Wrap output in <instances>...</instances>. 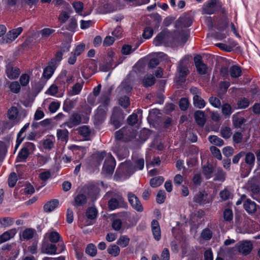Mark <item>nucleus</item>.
<instances>
[{
	"mask_svg": "<svg viewBox=\"0 0 260 260\" xmlns=\"http://www.w3.org/2000/svg\"><path fill=\"white\" fill-rule=\"evenodd\" d=\"M144 166V160L143 158H139L135 160V165H132L131 162L126 161L121 163L119 169L123 171L129 172L131 174H133L135 171L141 170Z\"/></svg>",
	"mask_w": 260,
	"mask_h": 260,
	"instance_id": "1",
	"label": "nucleus"
},
{
	"mask_svg": "<svg viewBox=\"0 0 260 260\" xmlns=\"http://www.w3.org/2000/svg\"><path fill=\"white\" fill-rule=\"evenodd\" d=\"M116 161L110 153H108L103 168V172L106 175H111L114 172Z\"/></svg>",
	"mask_w": 260,
	"mask_h": 260,
	"instance_id": "2",
	"label": "nucleus"
},
{
	"mask_svg": "<svg viewBox=\"0 0 260 260\" xmlns=\"http://www.w3.org/2000/svg\"><path fill=\"white\" fill-rule=\"evenodd\" d=\"M8 116L9 119L13 120L15 123H18L26 116L25 112L19 113L16 107H12L8 111Z\"/></svg>",
	"mask_w": 260,
	"mask_h": 260,
	"instance_id": "3",
	"label": "nucleus"
},
{
	"mask_svg": "<svg viewBox=\"0 0 260 260\" xmlns=\"http://www.w3.org/2000/svg\"><path fill=\"white\" fill-rule=\"evenodd\" d=\"M210 201L208 194L205 191H200L193 197V202L199 205H204Z\"/></svg>",
	"mask_w": 260,
	"mask_h": 260,
	"instance_id": "4",
	"label": "nucleus"
},
{
	"mask_svg": "<svg viewBox=\"0 0 260 260\" xmlns=\"http://www.w3.org/2000/svg\"><path fill=\"white\" fill-rule=\"evenodd\" d=\"M236 247L240 253L246 255L251 251L252 245L250 241H245L237 244Z\"/></svg>",
	"mask_w": 260,
	"mask_h": 260,
	"instance_id": "5",
	"label": "nucleus"
},
{
	"mask_svg": "<svg viewBox=\"0 0 260 260\" xmlns=\"http://www.w3.org/2000/svg\"><path fill=\"white\" fill-rule=\"evenodd\" d=\"M22 28L18 27L10 30L7 35L3 38V42L9 43L13 42L21 33Z\"/></svg>",
	"mask_w": 260,
	"mask_h": 260,
	"instance_id": "6",
	"label": "nucleus"
},
{
	"mask_svg": "<svg viewBox=\"0 0 260 260\" xmlns=\"http://www.w3.org/2000/svg\"><path fill=\"white\" fill-rule=\"evenodd\" d=\"M6 73L8 78L11 80L16 79L20 74L19 69L13 67L11 64H8L6 66Z\"/></svg>",
	"mask_w": 260,
	"mask_h": 260,
	"instance_id": "7",
	"label": "nucleus"
},
{
	"mask_svg": "<svg viewBox=\"0 0 260 260\" xmlns=\"http://www.w3.org/2000/svg\"><path fill=\"white\" fill-rule=\"evenodd\" d=\"M128 200L132 207L138 212H142L143 210L142 205L138 198L134 194H128Z\"/></svg>",
	"mask_w": 260,
	"mask_h": 260,
	"instance_id": "8",
	"label": "nucleus"
},
{
	"mask_svg": "<svg viewBox=\"0 0 260 260\" xmlns=\"http://www.w3.org/2000/svg\"><path fill=\"white\" fill-rule=\"evenodd\" d=\"M106 112L105 107L100 106L98 108L94 116V123L98 124L103 122L106 118Z\"/></svg>",
	"mask_w": 260,
	"mask_h": 260,
	"instance_id": "9",
	"label": "nucleus"
},
{
	"mask_svg": "<svg viewBox=\"0 0 260 260\" xmlns=\"http://www.w3.org/2000/svg\"><path fill=\"white\" fill-rule=\"evenodd\" d=\"M194 61L198 73L201 75L206 74L207 67L205 64L202 62L201 57L199 55L195 56Z\"/></svg>",
	"mask_w": 260,
	"mask_h": 260,
	"instance_id": "10",
	"label": "nucleus"
},
{
	"mask_svg": "<svg viewBox=\"0 0 260 260\" xmlns=\"http://www.w3.org/2000/svg\"><path fill=\"white\" fill-rule=\"evenodd\" d=\"M216 0H211L204 6L203 12L205 14H213L217 10Z\"/></svg>",
	"mask_w": 260,
	"mask_h": 260,
	"instance_id": "11",
	"label": "nucleus"
},
{
	"mask_svg": "<svg viewBox=\"0 0 260 260\" xmlns=\"http://www.w3.org/2000/svg\"><path fill=\"white\" fill-rule=\"evenodd\" d=\"M151 230L154 239L159 241L161 238V231L158 222L153 220L151 222Z\"/></svg>",
	"mask_w": 260,
	"mask_h": 260,
	"instance_id": "12",
	"label": "nucleus"
},
{
	"mask_svg": "<svg viewBox=\"0 0 260 260\" xmlns=\"http://www.w3.org/2000/svg\"><path fill=\"white\" fill-rule=\"evenodd\" d=\"M81 122V118L80 115L78 113H74L70 118L69 121L64 123L70 128L79 125Z\"/></svg>",
	"mask_w": 260,
	"mask_h": 260,
	"instance_id": "13",
	"label": "nucleus"
},
{
	"mask_svg": "<svg viewBox=\"0 0 260 260\" xmlns=\"http://www.w3.org/2000/svg\"><path fill=\"white\" fill-rule=\"evenodd\" d=\"M154 56L152 57L149 61L148 67L149 68H154L159 64V58H166L167 55L162 52L155 53L154 54Z\"/></svg>",
	"mask_w": 260,
	"mask_h": 260,
	"instance_id": "14",
	"label": "nucleus"
},
{
	"mask_svg": "<svg viewBox=\"0 0 260 260\" xmlns=\"http://www.w3.org/2000/svg\"><path fill=\"white\" fill-rule=\"evenodd\" d=\"M56 246L54 244L44 243L42 245L41 251L44 253L53 255L56 253Z\"/></svg>",
	"mask_w": 260,
	"mask_h": 260,
	"instance_id": "15",
	"label": "nucleus"
},
{
	"mask_svg": "<svg viewBox=\"0 0 260 260\" xmlns=\"http://www.w3.org/2000/svg\"><path fill=\"white\" fill-rule=\"evenodd\" d=\"M17 233L16 229H12L8 231L4 232L0 236V242L1 243H4L15 236Z\"/></svg>",
	"mask_w": 260,
	"mask_h": 260,
	"instance_id": "16",
	"label": "nucleus"
},
{
	"mask_svg": "<svg viewBox=\"0 0 260 260\" xmlns=\"http://www.w3.org/2000/svg\"><path fill=\"white\" fill-rule=\"evenodd\" d=\"M194 118L196 122L201 126H203L206 121L204 112L200 110L194 113Z\"/></svg>",
	"mask_w": 260,
	"mask_h": 260,
	"instance_id": "17",
	"label": "nucleus"
},
{
	"mask_svg": "<svg viewBox=\"0 0 260 260\" xmlns=\"http://www.w3.org/2000/svg\"><path fill=\"white\" fill-rule=\"evenodd\" d=\"M55 141V138L53 136H47L43 140L44 148L46 149H51L53 147Z\"/></svg>",
	"mask_w": 260,
	"mask_h": 260,
	"instance_id": "18",
	"label": "nucleus"
},
{
	"mask_svg": "<svg viewBox=\"0 0 260 260\" xmlns=\"http://www.w3.org/2000/svg\"><path fill=\"white\" fill-rule=\"evenodd\" d=\"M183 61V60L180 61V63H181ZM178 72L179 73V77L177 81L179 82H183L185 80V78L186 76L188 74V69L185 67H183L181 64H179L178 67Z\"/></svg>",
	"mask_w": 260,
	"mask_h": 260,
	"instance_id": "19",
	"label": "nucleus"
},
{
	"mask_svg": "<svg viewBox=\"0 0 260 260\" xmlns=\"http://www.w3.org/2000/svg\"><path fill=\"white\" fill-rule=\"evenodd\" d=\"M59 204L57 200L53 199L47 202L44 206V211L46 212H50L54 210Z\"/></svg>",
	"mask_w": 260,
	"mask_h": 260,
	"instance_id": "20",
	"label": "nucleus"
},
{
	"mask_svg": "<svg viewBox=\"0 0 260 260\" xmlns=\"http://www.w3.org/2000/svg\"><path fill=\"white\" fill-rule=\"evenodd\" d=\"M72 6L75 9L76 12L79 15L83 17L89 15V13H87L83 12V4L79 1L74 2L72 4Z\"/></svg>",
	"mask_w": 260,
	"mask_h": 260,
	"instance_id": "21",
	"label": "nucleus"
},
{
	"mask_svg": "<svg viewBox=\"0 0 260 260\" xmlns=\"http://www.w3.org/2000/svg\"><path fill=\"white\" fill-rule=\"evenodd\" d=\"M244 207L245 210L249 213H253L256 210V204L249 199L244 203Z\"/></svg>",
	"mask_w": 260,
	"mask_h": 260,
	"instance_id": "22",
	"label": "nucleus"
},
{
	"mask_svg": "<svg viewBox=\"0 0 260 260\" xmlns=\"http://www.w3.org/2000/svg\"><path fill=\"white\" fill-rule=\"evenodd\" d=\"M45 237L48 238L51 242L56 243L60 239V235L56 232L49 231L45 234Z\"/></svg>",
	"mask_w": 260,
	"mask_h": 260,
	"instance_id": "23",
	"label": "nucleus"
},
{
	"mask_svg": "<svg viewBox=\"0 0 260 260\" xmlns=\"http://www.w3.org/2000/svg\"><path fill=\"white\" fill-rule=\"evenodd\" d=\"M142 111L141 110H139L138 111L137 114L133 113L130 116H129L127 118V122L130 125H134L135 124L138 120V115H140V117L142 116Z\"/></svg>",
	"mask_w": 260,
	"mask_h": 260,
	"instance_id": "24",
	"label": "nucleus"
},
{
	"mask_svg": "<svg viewBox=\"0 0 260 260\" xmlns=\"http://www.w3.org/2000/svg\"><path fill=\"white\" fill-rule=\"evenodd\" d=\"M193 101L194 106L199 109L204 108L206 105L205 101L198 95H194Z\"/></svg>",
	"mask_w": 260,
	"mask_h": 260,
	"instance_id": "25",
	"label": "nucleus"
},
{
	"mask_svg": "<svg viewBox=\"0 0 260 260\" xmlns=\"http://www.w3.org/2000/svg\"><path fill=\"white\" fill-rule=\"evenodd\" d=\"M245 122V119L242 117H239L237 115L235 114L233 116V123L234 126L236 128H240Z\"/></svg>",
	"mask_w": 260,
	"mask_h": 260,
	"instance_id": "26",
	"label": "nucleus"
},
{
	"mask_svg": "<svg viewBox=\"0 0 260 260\" xmlns=\"http://www.w3.org/2000/svg\"><path fill=\"white\" fill-rule=\"evenodd\" d=\"M164 181V179L161 176L156 177L152 178L150 181L151 187L155 188L159 186Z\"/></svg>",
	"mask_w": 260,
	"mask_h": 260,
	"instance_id": "27",
	"label": "nucleus"
},
{
	"mask_svg": "<svg viewBox=\"0 0 260 260\" xmlns=\"http://www.w3.org/2000/svg\"><path fill=\"white\" fill-rule=\"evenodd\" d=\"M155 78L152 75H147L143 80V83L145 86H150L155 83Z\"/></svg>",
	"mask_w": 260,
	"mask_h": 260,
	"instance_id": "28",
	"label": "nucleus"
},
{
	"mask_svg": "<svg viewBox=\"0 0 260 260\" xmlns=\"http://www.w3.org/2000/svg\"><path fill=\"white\" fill-rule=\"evenodd\" d=\"M85 252L90 256H95L97 253L96 246L93 244H88L86 248Z\"/></svg>",
	"mask_w": 260,
	"mask_h": 260,
	"instance_id": "29",
	"label": "nucleus"
},
{
	"mask_svg": "<svg viewBox=\"0 0 260 260\" xmlns=\"http://www.w3.org/2000/svg\"><path fill=\"white\" fill-rule=\"evenodd\" d=\"M208 139L211 144L218 146H221L224 143L223 141L216 136H210L209 137Z\"/></svg>",
	"mask_w": 260,
	"mask_h": 260,
	"instance_id": "30",
	"label": "nucleus"
},
{
	"mask_svg": "<svg viewBox=\"0 0 260 260\" xmlns=\"http://www.w3.org/2000/svg\"><path fill=\"white\" fill-rule=\"evenodd\" d=\"M86 202V198L83 194H79L75 198L74 205L76 206H81Z\"/></svg>",
	"mask_w": 260,
	"mask_h": 260,
	"instance_id": "31",
	"label": "nucleus"
},
{
	"mask_svg": "<svg viewBox=\"0 0 260 260\" xmlns=\"http://www.w3.org/2000/svg\"><path fill=\"white\" fill-rule=\"evenodd\" d=\"M83 82L76 83L72 87L71 95H75L79 94L83 88Z\"/></svg>",
	"mask_w": 260,
	"mask_h": 260,
	"instance_id": "32",
	"label": "nucleus"
},
{
	"mask_svg": "<svg viewBox=\"0 0 260 260\" xmlns=\"http://www.w3.org/2000/svg\"><path fill=\"white\" fill-rule=\"evenodd\" d=\"M107 251L110 255L117 256L120 253V248L116 245H111L108 248Z\"/></svg>",
	"mask_w": 260,
	"mask_h": 260,
	"instance_id": "33",
	"label": "nucleus"
},
{
	"mask_svg": "<svg viewBox=\"0 0 260 260\" xmlns=\"http://www.w3.org/2000/svg\"><path fill=\"white\" fill-rule=\"evenodd\" d=\"M222 113L225 116L229 117L233 111L231 105L229 104H224L222 107Z\"/></svg>",
	"mask_w": 260,
	"mask_h": 260,
	"instance_id": "34",
	"label": "nucleus"
},
{
	"mask_svg": "<svg viewBox=\"0 0 260 260\" xmlns=\"http://www.w3.org/2000/svg\"><path fill=\"white\" fill-rule=\"evenodd\" d=\"M35 230L31 229H27L24 230L22 233V237L26 240L31 239L34 235Z\"/></svg>",
	"mask_w": 260,
	"mask_h": 260,
	"instance_id": "35",
	"label": "nucleus"
},
{
	"mask_svg": "<svg viewBox=\"0 0 260 260\" xmlns=\"http://www.w3.org/2000/svg\"><path fill=\"white\" fill-rule=\"evenodd\" d=\"M29 152L26 148L23 147L19 152L17 159L18 161L25 160L29 155Z\"/></svg>",
	"mask_w": 260,
	"mask_h": 260,
	"instance_id": "36",
	"label": "nucleus"
},
{
	"mask_svg": "<svg viewBox=\"0 0 260 260\" xmlns=\"http://www.w3.org/2000/svg\"><path fill=\"white\" fill-rule=\"evenodd\" d=\"M245 160L246 163L250 167L253 166L255 162V156L251 152L247 153L245 155Z\"/></svg>",
	"mask_w": 260,
	"mask_h": 260,
	"instance_id": "37",
	"label": "nucleus"
},
{
	"mask_svg": "<svg viewBox=\"0 0 260 260\" xmlns=\"http://www.w3.org/2000/svg\"><path fill=\"white\" fill-rule=\"evenodd\" d=\"M55 69L53 67L50 66H47L45 68L43 72V77L46 79H49L53 75Z\"/></svg>",
	"mask_w": 260,
	"mask_h": 260,
	"instance_id": "38",
	"label": "nucleus"
},
{
	"mask_svg": "<svg viewBox=\"0 0 260 260\" xmlns=\"http://www.w3.org/2000/svg\"><path fill=\"white\" fill-rule=\"evenodd\" d=\"M230 73L232 77L237 78L240 76L241 71L239 67L234 66L230 68Z\"/></svg>",
	"mask_w": 260,
	"mask_h": 260,
	"instance_id": "39",
	"label": "nucleus"
},
{
	"mask_svg": "<svg viewBox=\"0 0 260 260\" xmlns=\"http://www.w3.org/2000/svg\"><path fill=\"white\" fill-rule=\"evenodd\" d=\"M203 173L206 179L210 178L212 176L213 169L211 165L204 166L203 168Z\"/></svg>",
	"mask_w": 260,
	"mask_h": 260,
	"instance_id": "40",
	"label": "nucleus"
},
{
	"mask_svg": "<svg viewBox=\"0 0 260 260\" xmlns=\"http://www.w3.org/2000/svg\"><path fill=\"white\" fill-rule=\"evenodd\" d=\"M68 132L67 129H58L57 136L58 139L62 141H65L67 138Z\"/></svg>",
	"mask_w": 260,
	"mask_h": 260,
	"instance_id": "41",
	"label": "nucleus"
},
{
	"mask_svg": "<svg viewBox=\"0 0 260 260\" xmlns=\"http://www.w3.org/2000/svg\"><path fill=\"white\" fill-rule=\"evenodd\" d=\"M9 88L12 92L17 93L20 90V85L18 82L13 81L10 83Z\"/></svg>",
	"mask_w": 260,
	"mask_h": 260,
	"instance_id": "42",
	"label": "nucleus"
},
{
	"mask_svg": "<svg viewBox=\"0 0 260 260\" xmlns=\"http://www.w3.org/2000/svg\"><path fill=\"white\" fill-rule=\"evenodd\" d=\"M129 239L126 236H121L117 242L118 245L122 247H126L129 243Z\"/></svg>",
	"mask_w": 260,
	"mask_h": 260,
	"instance_id": "43",
	"label": "nucleus"
},
{
	"mask_svg": "<svg viewBox=\"0 0 260 260\" xmlns=\"http://www.w3.org/2000/svg\"><path fill=\"white\" fill-rule=\"evenodd\" d=\"M223 218L225 221L231 222L233 218V214L232 210L226 209L223 212Z\"/></svg>",
	"mask_w": 260,
	"mask_h": 260,
	"instance_id": "44",
	"label": "nucleus"
},
{
	"mask_svg": "<svg viewBox=\"0 0 260 260\" xmlns=\"http://www.w3.org/2000/svg\"><path fill=\"white\" fill-rule=\"evenodd\" d=\"M237 105L239 109H245L249 106V102L246 98H242L238 101Z\"/></svg>",
	"mask_w": 260,
	"mask_h": 260,
	"instance_id": "45",
	"label": "nucleus"
},
{
	"mask_svg": "<svg viewBox=\"0 0 260 260\" xmlns=\"http://www.w3.org/2000/svg\"><path fill=\"white\" fill-rule=\"evenodd\" d=\"M164 40V34L162 32L159 34L153 40V44L156 46L161 45Z\"/></svg>",
	"mask_w": 260,
	"mask_h": 260,
	"instance_id": "46",
	"label": "nucleus"
},
{
	"mask_svg": "<svg viewBox=\"0 0 260 260\" xmlns=\"http://www.w3.org/2000/svg\"><path fill=\"white\" fill-rule=\"evenodd\" d=\"M127 80L128 79H126L123 81L119 87L121 90L125 92H129L132 89L131 85L128 84Z\"/></svg>",
	"mask_w": 260,
	"mask_h": 260,
	"instance_id": "47",
	"label": "nucleus"
},
{
	"mask_svg": "<svg viewBox=\"0 0 260 260\" xmlns=\"http://www.w3.org/2000/svg\"><path fill=\"white\" fill-rule=\"evenodd\" d=\"M231 129L229 127H224L221 129V135L225 139L229 138L232 135Z\"/></svg>",
	"mask_w": 260,
	"mask_h": 260,
	"instance_id": "48",
	"label": "nucleus"
},
{
	"mask_svg": "<svg viewBox=\"0 0 260 260\" xmlns=\"http://www.w3.org/2000/svg\"><path fill=\"white\" fill-rule=\"evenodd\" d=\"M13 222V219L10 217H5L0 219V223L4 227L9 226L11 225Z\"/></svg>",
	"mask_w": 260,
	"mask_h": 260,
	"instance_id": "49",
	"label": "nucleus"
},
{
	"mask_svg": "<svg viewBox=\"0 0 260 260\" xmlns=\"http://www.w3.org/2000/svg\"><path fill=\"white\" fill-rule=\"evenodd\" d=\"M153 34V30L150 27H147L144 30L142 34L143 37L145 39H149L151 38Z\"/></svg>",
	"mask_w": 260,
	"mask_h": 260,
	"instance_id": "50",
	"label": "nucleus"
},
{
	"mask_svg": "<svg viewBox=\"0 0 260 260\" xmlns=\"http://www.w3.org/2000/svg\"><path fill=\"white\" fill-rule=\"evenodd\" d=\"M210 104L215 108H219L221 107V102L219 99L212 96L209 99Z\"/></svg>",
	"mask_w": 260,
	"mask_h": 260,
	"instance_id": "51",
	"label": "nucleus"
},
{
	"mask_svg": "<svg viewBox=\"0 0 260 260\" xmlns=\"http://www.w3.org/2000/svg\"><path fill=\"white\" fill-rule=\"evenodd\" d=\"M17 180V175L15 173H12L10 175L8 178V184L10 187H13L16 184Z\"/></svg>",
	"mask_w": 260,
	"mask_h": 260,
	"instance_id": "52",
	"label": "nucleus"
},
{
	"mask_svg": "<svg viewBox=\"0 0 260 260\" xmlns=\"http://www.w3.org/2000/svg\"><path fill=\"white\" fill-rule=\"evenodd\" d=\"M77 27V20L75 18H72L69 20L67 29L70 31H74Z\"/></svg>",
	"mask_w": 260,
	"mask_h": 260,
	"instance_id": "53",
	"label": "nucleus"
},
{
	"mask_svg": "<svg viewBox=\"0 0 260 260\" xmlns=\"http://www.w3.org/2000/svg\"><path fill=\"white\" fill-rule=\"evenodd\" d=\"M96 215L97 212L96 209L92 207L89 208L86 212L87 217L91 219L94 218Z\"/></svg>",
	"mask_w": 260,
	"mask_h": 260,
	"instance_id": "54",
	"label": "nucleus"
},
{
	"mask_svg": "<svg viewBox=\"0 0 260 260\" xmlns=\"http://www.w3.org/2000/svg\"><path fill=\"white\" fill-rule=\"evenodd\" d=\"M212 236V232L208 229H204L201 233V237L204 240H208L211 238Z\"/></svg>",
	"mask_w": 260,
	"mask_h": 260,
	"instance_id": "55",
	"label": "nucleus"
},
{
	"mask_svg": "<svg viewBox=\"0 0 260 260\" xmlns=\"http://www.w3.org/2000/svg\"><path fill=\"white\" fill-rule=\"evenodd\" d=\"M119 103L121 106L124 108H126L130 104L129 98L126 96L121 97L119 100Z\"/></svg>",
	"mask_w": 260,
	"mask_h": 260,
	"instance_id": "56",
	"label": "nucleus"
},
{
	"mask_svg": "<svg viewBox=\"0 0 260 260\" xmlns=\"http://www.w3.org/2000/svg\"><path fill=\"white\" fill-rule=\"evenodd\" d=\"M19 81L22 86H25L29 83V76L26 74H22L20 77Z\"/></svg>",
	"mask_w": 260,
	"mask_h": 260,
	"instance_id": "57",
	"label": "nucleus"
},
{
	"mask_svg": "<svg viewBox=\"0 0 260 260\" xmlns=\"http://www.w3.org/2000/svg\"><path fill=\"white\" fill-rule=\"evenodd\" d=\"M210 151L212 154L219 160H221L222 158V155L219 149L215 146H211L210 147Z\"/></svg>",
	"mask_w": 260,
	"mask_h": 260,
	"instance_id": "58",
	"label": "nucleus"
},
{
	"mask_svg": "<svg viewBox=\"0 0 260 260\" xmlns=\"http://www.w3.org/2000/svg\"><path fill=\"white\" fill-rule=\"evenodd\" d=\"M166 199V193L164 190H159L156 196V201L158 204H162Z\"/></svg>",
	"mask_w": 260,
	"mask_h": 260,
	"instance_id": "59",
	"label": "nucleus"
},
{
	"mask_svg": "<svg viewBox=\"0 0 260 260\" xmlns=\"http://www.w3.org/2000/svg\"><path fill=\"white\" fill-rule=\"evenodd\" d=\"M189 106V102L186 98H182L179 101V107L181 110H186Z\"/></svg>",
	"mask_w": 260,
	"mask_h": 260,
	"instance_id": "60",
	"label": "nucleus"
},
{
	"mask_svg": "<svg viewBox=\"0 0 260 260\" xmlns=\"http://www.w3.org/2000/svg\"><path fill=\"white\" fill-rule=\"evenodd\" d=\"M109 207L111 210H115L119 207V202L116 199H111L108 203Z\"/></svg>",
	"mask_w": 260,
	"mask_h": 260,
	"instance_id": "61",
	"label": "nucleus"
},
{
	"mask_svg": "<svg viewBox=\"0 0 260 260\" xmlns=\"http://www.w3.org/2000/svg\"><path fill=\"white\" fill-rule=\"evenodd\" d=\"M79 133L83 137H87L90 134V130L87 126L84 125L79 128Z\"/></svg>",
	"mask_w": 260,
	"mask_h": 260,
	"instance_id": "62",
	"label": "nucleus"
},
{
	"mask_svg": "<svg viewBox=\"0 0 260 260\" xmlns=\"http://www.w3.org/2000/svg\"><path fill=\"white\" fill-rule=\"evenodd\" d=\"M58 92V87L54 84L50 86L46 93L49 95L54 96Z\"/></svg>",
	"mask_w": 260,
	"mask_h": 260,
	"instance_id": "63",
	"label": "nucleus"
},
{
	"mask_svg": "<svg viewBox=\"0 0 260 260\" xmlns=\"http://www.w3.org/2000/svg\"><path fill=\"white\" fill-rule=\"evenodd\" d=\"M231 196L230 191L227 189L225 188L222 190L220 193V197L222 200H226L229 199Z\"/></svg>",
	"mask_w": 260,
	"mask_h": 260,
	"instance_id": "64",
	"label": "nucleus"
}]
</instances>
